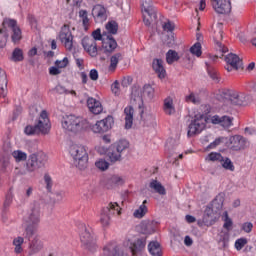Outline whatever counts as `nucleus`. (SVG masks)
<instances>
[{
    "mask_svg": "<svg viewBox=\"0 0 256 256\" xmlns=\"http://www.w3.org/2000/svg\"><path fill=\"white\" fill-rule=\"evenodd\" d=\"M12 157L15 159L16 163L27 161V153L22 150H14L12 152Z\"/></svg>",
    "mask_w": 256,
    "mask_h": 256,
    "instance_id": "nucleus-43",
    "label": "nucleus"
},
{
    "mask_svg": "<svg viewBox=\"0 0 256 256\" xmlns=\"http://www.w3.org/2000/svg\"><path fill=\"white\" fill-rule=\"evenodd\" d=\"M163 111L166 115H175V106H173V98L168 97L164 100Z\"/></svg>",
    "mask_w": 256,
    "mask_h": 256,
    "instance_id": "nucleus-36",
    "label": "nucleus"
},
{
    "mask_svg": "<svg viewBox=\"0 0 256 256\" xmlns=\"http://www.w3.org/2000/svg\"><path fill=\"white\" fill-rule=\"evenodd\" d=\"M145 245H147V236L138 238L136 241L131 242L129 245V249L132 255H139L145 249Z\"/></svg>",
    "mask_w": 256,
    "mask_h": 256,
    "instance_id": "nucleus-23",
    "label": "nucleus"
},
{
    "mask_svg": "<svg viewBox=\"0 0 256 256\" xmlns=\"http://www.w3.org/2000/svg\"><path fill=\"white\" fill-rule=\"evenodd\" d=\"M59 39L61 43L64 44V47L67 49V51H71L73 49V34L71 33L69 26L64 25L61 28Z\"/></svg>",
    "mask_w": 256,
    "mask_h": 256,
    "instance_id": "nucleus-15",
    "label": "nucleus"
},
{
    "mask_svg": "<svg viewBox=\"0 0 256 256\" xmlns=\"http://www.w3.org/2000/svg\"><path fill=\"white\" fill-rule=\"evenodd\" d=\"M70 155L74 159V165L80 171H85L89 163V154L87 153V147L81 144H72L70 146Z\"/></svg>",
    "mask_w": 256,
    "mask_h": 256,
    "instance_id": "nucleus-6",
    "label": "nucleus"
},
{
    "mask_svg": "<svg viewBox=\"0 0 256 256\" xmlns=\"http://www.w3.org/2000/svg\"><path fill=\"white\" fill-rule=\"evenodd\" d=\"M208 161H218L219 163H221V161H223V156L221 155V153H217V152H212L210 154H208L207 157Z\"/></svg>",
    "mask_w": 256,
    "mask_h": 256,
    "instance_id": "nucleus-53",
    "label": "nucleus"
},
{
    "mask_svg": "<svg viewBox=\"0 0 256 256\" xmlns=\"http://www.w3.org/2000/svg\"><path fill=\"white\" fill-rule=\"evenodd\" d=\"M186 103H193L194 105H199L201 103V97L199 94L191 92L189 95L185 96Z\"/></svg>",
    "mask_w": 256,
    "mask_h": 256,
    "instance_id": "nucleus-47",
    "label": "nucleus"
},
{
    "mask_svg": "<svg viewBox=\"0 0 256 256\" xmlns=\"http://www.w3.org/2000/svg\"><path fill=\"white\" fill-rule=\"evenodd\" d=\"M45 163H47V154L43 151H38L32 153L28 156V159L23 165V170L19 173L20 175H27V173H35L45 167Z\"/></svg>",
    "mask_w": 256,
    "mask_h": 256,
    "instance_id": "nucleus-2",
    "label": "nucleus"
},
{
    "mask_svg": "<svg viewBox=\"0 0 256 256\" xmlns=\"http://www.w3.org/2000/svg\"><path fill=\"white\" fill-rule=\"evenodd\" d=\"M112 149H117L120 155L129 149V141L122 139L112 144Z\"/></svg>",
    "mask_w": 256,
    "mask_h": 256,
    "instance_id": "nucleus-38",
    "label": "nucleus"
},
{
    "mask_svg": "<svg viewBox=\"0 0 256 256\" xmlns=\"http://www.w3.org/2000/svg\"><path fill=\"white\" fill-rule=\"evenodd\" d=\"M82 46L91 57H97V42H95V39L85 36L82 39Z\"/></svg>",
    "mask_w": 256,
    "mask_h": 256,
    "instance_id": "nucleus-21",
    "label": "nucleus"
},
{
    "mask_svg": "<svg viewBox=\"0 0 256 256\" xmlns=\"http://www.w3.org/2000/svg\"><path fill=\"white\" fill-rule=\"evenodd\" d=\"M220 216H221V213L215 212L213 208L208 206L204 211L203 223L204 225H207V227H209L213 225V223H215V221H217V219H219Z\"/></svg>",
    "mask_w": 256,
    "mask_h": 256,
    "instance_id": "nucleus-22",
    "label": "nucleus"
},
{
    "mask_svg": "<svg viewBox=\"0 0 256 256\" xmlns=\"http://www.w3.org/2000/svg\"><path fill=\"white\" fill-rule=\"evenodd\" d=\"M95 166L97 169H100L101 171H106V169H109V163L103 159L97 161L95 163Z\"/></svg>",
    "mask_w": 256,
    "mask_h": 256,
    "instance_id": "nucleus-57",
    "label": "nucleus"
},
{
    "mask_svg": "<svg viewBox=\"0 0 256 256\" xmlns=\"http://www.w3.org/2000/svg\"><path fill=\"white\" fill-rule=\"evenodd\" d=\"M11 59L15 62L23 61V50H21L20 48H15L12 52Z\"/></svg>",
    "mask_w": 256,
    "mask_h": 256,
    "instance_id": "nucleus-49",
    "label": "nucleus"
},
{
    "mask_svg": "<svg viewBox=\"0 0 256 256\" xmlns=\"http://www.w3.org/2000/svg\"><path fill=\"white\" fill-rule=\"evenodd\" d=\"M121 215V207L117 202H110L106 207L102 208L100 212V223L102 227H109L111 224V215Z\"/></svg>",
    "mask_w": 256,
    "mask_h": 256,
    "instance_id": "nucleus-8",
    "label": "nucleus"
},
{
    "mask_svg": "<svg viewBox=\"0 0 256 256\" xmlns=\"http://www.w3.org/2000/svg\"><path fill=\"white\" fill-rule=\"evenodd\" d=\"M243 231H245V233H251V231H253V223L251 222H246L243 224L242 226Z\"/></svg>",
    "mask_w": 256,
    "mask_h": 256,
    "instance_id": "nucleus-62",
    "label": "nucleus"
},
{
    "mask_svg": "<svg viewBox=\"0 0 256 256\" xmlns=\"http://www.w3.org/2000/svg\"><path fill=\"white\" fill-rule=\"evenodd\" d=\"M9 32L11 33L12 43L18 44L23 39V32L21 27L17 24V20L11 18H5L2 22V28L0 29V47L3 49L7 45V39H9Z\"/></svg>",
    "mask_w": 256,
    "mask_h": 256,
    "instance_id": "nucleus-1",
    "label": "nucleus"
},
{
    "mask_svg": "<svg viewBox=\"0 0 256 256\" xmlns=\"http://www.w3.org/2000/svg\"><path fill=\"white\" fill-rule=\"evenodd\" d=\"M179 59V54L175 50H169L166 53V62L168 65H173V63H175V61H179Z\"/></svg>",
    "mask_w": 256,
    "mask_h": 256,
    "instance_id": "nucleus-42",
    "label": "nucleus"
},
{
    "mask_svg": "<svg viewBox=\"0 0 256 256\" xmlns=\"http://www.w3.org/2000/svg\"><path fill=\"white\" fill-rule=\"evenodd\" d=\"M246 243H247V238H240V239L236 240L235 247H236L237 251H241V249H243L245 247Z\"/></svg>",
    "mask_w": 256,
    "mask_h": 256,
    "instance_id": "nucleus-59",
    "label": "nucleus"
},
{
    "mask_svg": "<svg viewBox=\"0 0 256 256\" xmlns=\"http://www.w3.org/2000/svg\"><path fill=\"white\" fill-rule=\"evenodd\" d=\"M99 256H127V254H125L123 249L119 247L117 242L111 241L102 247V251Z\"/></svg>",
    "mask_w": 256,
    "mask_h": 256,
    "instance_id": "nucleus-13",
    "label": "nucleus"
},
{
    "mask_svg": "<svg viewBox=\"0 0 256 256\" xmlns=\"http://www.w3.org/2000/svg\"><path fill=\"white\" fill-rule=\"evenodd\" d=\"M62 127L67 133H72V135H77L81 131L87 129L89 124L87 120L77 117L75 115H68L62 118Z\"/></svg>",
    "mask_w": 256,
    "mask_h": 256,
    "instance_id": "nucleus-5",
    "label": "nucleus"
},
{
    "mask_svg": "<svg viewBox=\"0 0 256 256\" xmlns=\"http://www.w3.org/2000/svg\"><path fill=\"white\" fill-rule=\"evenodd\" d=\"M113 118L108 116L103 120L97 121L92 127L93 133H107L113 127Z\"/></svg>",
    "mask_w": 256,
    "mask_h": 256,
    "instance_id": "nucleus-17",
    "label": "nucleus"
},
{
    "mask_svg": "<svg viewBox=\"0 0 256 256\" xmlns=\"http://www.w3.org/2000/svg\"><path fill=\"white\" fill-rule=\"evenodd\" d=\"M125 184V178L119 176V175H113L108 179V185L110 187L124 185Z\"/></svg>",
    "mask_w": 256,
    "mask_h": 256,
    "instance_id": "nucleus-41",
    "label": "nucleus"
},
{
    "mask_svg": "<svg viewBox=\"0 0 256 256\" xmlns=\"http://www.w3.org/2000/svg\"><path fill=\"white\" fill-rule=\"evenodd\" d=\"M140 233L143 235H151L155 233V227H157L156 221H144L140 224Z\"/></svg>",
    "mask_w": 256,
    "mask_h": 256,
    "instance_id": "nucleus-26",
    "label": "nucleus"
},
{
    "mask_svg": "<svg viewBox=\"0 0 256 256\" xmlns=\"http://www.w3.org/2000/svg\"><path fill=\"white\" fill-rule=\"evenodd\" d=\"M102 48L104 49L105 53H113L115 49H117V41L113 36L106 35V38H103L102 41Z\"/></svg>",
    "mask_w": 256,
    "mask_h": 256,
    "instance_id": "nucleus-24",
    "label": "nucleus"
},
{
    "mask_svg": "<svg viewBox=\"0 0 256 256\" xmlns=\"http://www.w3.org/2000/svg\"><path fill=\"white\" fill-rule=\"evenodd\" d=\"M131 83H133V78H131V76H127L123 78L121 85L122 87H129Z\"/></svg>",
    "mask_w": 256,
    "mask_h": 256,
    "instance_id": "nucleus-63",
    "label": "nucleus"
},
{
    "mask_svg": "<svg viewBox=\"0 0 256 256\" xmlns=\"http://www.w3.org/2000/svg\"><path fill=\"white\" fill-rule=\"evenodd\" d=\"M224 229H226L227 231H230L231 230V227H233V220H231V218H229V213L227 211L224 212Z\"/></svg>",
    "mask_w": 256,
    "mask_h": 256,
    "instance_id": "nucleus-52",
    "label": "nucleus"
},
{
    "mask_svg": "<svg viewBox=\"0 0 256 256\" xmlns=\"http://www.w3.org/2000/svg\"><path fill=\"white\" fill-rule=\"evenodd\" d=\"M152 68L153 71L158 75L159 79H165L167 75V71L165 70V67L163 66V60L159 58H155L152 61Z\"/></svg>",
    "mask_w": 256,
    "mask_h": 256,
    "instance_id": "nucleus-25",
    "label": "nucleus"
},
{
    "mask_svg": "<svg viewBox=\"0 0 256 256\" xmlns=\"http://www.w3.org/2000/svg\"><path fill=\"white\" fill-rule=\"evenodd\" d=\"M140 119L147 126L155 127L157 126V118L153 114L144 115L143 107L140 109Z\"/></svg>",
    "mask_w": 256,
    "mask_h": 256,
    "instance_id": "nucleus-29",
    "label": "nucleus"
},
{
    "mask_svg": "<svg viewBox=\"0 0 256 256\" xmlns=\"http://www.w3.org/2000/svg\"><path fill=\"white\" fill-rule=\"evenodd\" d=\"M225 61L227 63L225 69L228 72L231 71H239V69H243V60L237 56V54L230 53L226 55Z\"/></svg>",
    "mask_w": 256,
    "mask_h": 256,
    "instance_id": "nucleus-14",
    "label": "nucleus"
},
{
    "mask_svg": "<svg viewBox=\"0 0 256 256\" xmlns=\"http://www.w3.org/2000/svg\"><path fill=\"white\" fill-rule=\"evenodd\" d=\"M106 30L108 33L106 35H117V31H119V24H117L115 21H109L106 24Z\"/></svg>",
    "mask_w": 256,
    "mask_h": 256,
    "instance_id": "nucleus-44",
    "label": "nucleus"
},
{
    "mask_svg": "<svg viewBox=\"0 0 256 256\" xmlns=\"http://www.w3.org/2000/svg\"><path fill=\"white\" fill-rule=\"evenodd\" d=\"M111 91L113 93V95H115L116 97H119L121 95V88L119 85V81H115L112 85H111Z\"/></svg>",
    "mask_w": 256,
    "mask_h": 256,
    "instance_id": "nucleus-56",
    "label": "nucleus"
},
{
    "mask_svg": "<svg viewBox=\"0 0 256 256\" xmlns=\"http://www.w3.org/2000/svg\"><path fill=\"white\" fill-rule=\"evenodd\" d=\"M134 113H135V109H133V106H128L124 109L125 129H131V127H133Z\"/></svg>",
    "mask_w": 256,
    "mask_h": 256,
    "instance_id": "nucleus-30",
    "label": "nucleus"
},
{
    "mask_svg": "<svg viewBox=\"0 0 256 256\" xmlns=\"http://www.w3.org/2000/svg\"><path fill=\"white\" fill-rule=\"evenodd\" d=\"M213 37L217 51H220V53H227L229 49L221 43V41L223 40V24L219 23L215 26Z\"/></svg>",
    "mask_w": 256,
    "mask_h": 256,
    "instance_id": "nucleus-18",
    "label": "nucleus"
},
{
    "mask_svg": "<svg viewBox=\"0 0 256 256\" xmlns=\"http://www.w3.org/2000/svg\"><path fill=\"white\" fill-rule=\"evenodd\" d=\"M26 228L25 235L26 237H33L37 233V225L41 223V206L38 202H34L28 216L25 219Z\"/></svg>",
    "mask_w": 256,
    "mask_h": 256,
    "instance_id": "nucleus-3",
    "label": "nucleus"
},
{
    "mask_svg": "<svg viewBox=\"0 0 256 256\" xmlns=\"http://www.w3.org/2000/svg\"><path fill=\"white\" fill-rule=\"evenodd\" d=\"M49 131H51V122L45 110L41 112L34 126L28 125L24 129L26 135H49Z\"/></svg>",
    "mask_w": 256,
    "mask_h": 256,
    "instance_id": "nucleus-4",
    "label": "nucleus"
},
{
    "mask_svg": "<svg viewBox=\"0 0 256 256\" xmlns=\"http://www.w3.org/2000/svg\"><path fill=\"white\" fill-rule=\"evenodd\" d=\"M150 189H154L156 193L159 195H167V190H165V186L161 184V182L157 180H152L149 184Z\"/></svg>",
    "mask_w": 256,
    "mask_h": 256,
    "instance_id": "nucleus-37",
    "label": "nucleus"
},
{
    "mask_svg": "<svg viewBox=\"0 0 256 256\" xmlns=\"http://www.w3.org/2000/svg\"><path fill=\"white\" fill-rule=\"evenodd\" d=\"M108 157L111 163H117V161H121V153L118 149H113V144L108 147Z\"/></svg>",
    "mask_w": 256,
    "mask_h": 256,
    "instance_id": "nucleus-35",
    "label": "nucleus"
},
{
    "mask_svg": "<svg viewBox=\"0 0 256 256\" xmlns=\"http://www.w3.org/2000/svg\"><path fill=\"white\" fill-rule=\"evenodd\" d=\"M212 7L219 15H226L231 13V1L230 0H211Z\"/></svg>",
    "mask_w": 256,
    "mask_h": 256,
    "instance_id": "nucleus-19",
    "label": "nucleus"
},
{
    "mask_svg": "<svg viewBox=\"0 0 256 256\" xmlns=\"http://www.w3.org/2000/svg\"><path fill=\"white\" fill-rule=\"evenodd\" d=\"M144 24L149 27L151 23H157V11L153 7L151 0H141Z\"/></svg>",
    "mask_w": 256,
    "mask_h": 256,
    "instance_id": "nucleus-11",
    "label": "nucleus"
},
{
    "mask_svg": "<svg viewBox=\"0 0 256 256\" xmlns=\"http://www.w3.org/2000/svg\"><path fill=\"white\" fill-rule=\"evenodd\" d=\"M25 243V238L17 236L13 239L12 245H14V253L16 255H21L23 253V244Z\"/></svg>",
    "mask_w": 256,
    "mask_h": 256,
    "instance_id": "nucleus-33",
    "label": "nucleus"
},
{
    "mask_svg": "<svg viewBox=\"0 0 256 256\" xmlns=\"http://www.w3.org/2000/svg\"><path fill=\"white\" fill-rule=\"evenodd\" d=\"M190 53H192V55H196V57H201V43L200 42H196L191 48H190Z\"/></svg>",
    "mask_w": 256,
    "mask_h": 256,
    "instance_id": "nucleus-50",
    "label": "nucleus"
},
{
    "mask_svg": "<svg viewBox=\"0 0 256 256\" xmlns=\"http://www.w3.org/2000/svg\"><path fill=\"white\" fill-rule=\"evenodd\" d=\"M121 59H123V56L121 55V53L114 54L110 58L109 70L114 71L115 69H117V65L119 64V61H121Z\"/></svg>",
    "mask_w": 256,
    "mask_h": 256,
    "instance_id": "nucleus-45",
    "label": "nucleus"
},
{
    "mask_svg": "<svg viewBox=\"0 0 256 256\" xmlns=\"http://www.w3.org/2000/svg\"><path fill=\"white\" fill-rule=\"evenodd\" d=\"M225 201V196L223 194H218L215 199L212 201L210 209H213L215 213H221L223 209V203Z\"/></svg>",
    "mask_w": 256,
    "mask_h": 256,
    "instance_id": "nucleus-31",
    "label": "nucleus"
},
{
    "mask_svg": "<svg viewBox=\"0 0 256 256\" xmlns=\"http://www.w3.org/2000/svg\"><path fill=\"white\" fill-rule=\"evenodd\" d=\"M107 37V34L103 33L101 34V29H97L94 32H92V39H94L95 42L102 41Z\"/></svg>",
    "mask_w": 256,
    "mask_h": 256,
    "instance_id": "nucleus-51",
    "label": "nucleus"
},
{
    "mask_svg": "<svg viewBox=\"0 0 256 256\" xmlns=\"http://www.w3.org/2000/svg\"><path fill=\"white\" fill-rule=\"evenodd\" d=\"M35 189L33 188V186H27L26 188H25V193H24V197L26 198V199H29V197H31V195H33V191H34Z\"/></svg>",
    "mask_w": 256,
    "mask_h": 256,
    "instance_id": "nucleus-64",
    "label": "nucleus"
},
{
    "mask_svg": "<svg viewBox=\"0 0 256 256\" xmlns=\"http://www.w3.org/2000/svg\"><path fill=\"white\" fill-rule=\"evenodd\" d=\"M89 77L91 81H97V79H99V72L97 69L90 70Z\"/></svg>",
    "mask_w": 256,
    "mask_h": 256,
    "instance_id": "nucleus-61",
    "label": "nucleus"
},
{
    "mask_svg": "<svg viewBox=\"0 0 256 256\" xmlns=\"http://www.w3.org/2000/svg\"><path fill=\"white\" fill-rule=\"evenodd\" d=\"M148 250L150 255L153 256H162L163 253L161 251V244L157 241H152L148 244Z\"/></svg>",
    "mask_w": 256,
    "mask_h": 256,
    "instance_id": "nucleus-34",
    "label": "nucleus"
},
{
    "mask_svg": "<svg viewBox=\"0 0 256 256\" xmlns=\"http://www.w3.org/2000/svg\"><path fill=\"white\" fill-rule=\"evenodd\" d=\"M230 149L232 151H243L249 147V141L241 135H234L229 138Z\"/></svg>",
    "mask_w": 256,
    "mask_h": 256,
    "instance_id": "nucleus-16",
    "label": "nucleus"
},
{
    "mask_svg": "<svg viewBox=\"0 0 256 256\" xmlns=\"http://www.w3.org/2000/svg\"><path fill=\"white\" fill-rule=\"evenodd\" d=\"M56 67H58V69H64V67H66L67 65H69V59L64 58L63 60H57L55 62Z\"/></svg>",
    "mask_w": 256,
    "mask_h": 256,
    "instance_id": "nucleus-60",
    "label": "nucleus"
},
{
    "mask_svg": "<svg viewBox=\"0 0 256 256\" xmlns=\"http://www.w3.org/2000/svg\"><path fill=\"white\" fill-rule=\"evenodd\" d=\"M220 163L223 169H226V171H235V165H233V162L228 157L222 156V160H220Z\"/></svg>",
    "mask_w": 256,
    "mask_h": 256,
    "instance_id": "nucleus-46",
    "label": "nucleus"
},
{
    "mask_svg": "<svg viewBox=\"0 0 256 256\" xmlns=\"http://www.w3.org/2000/svg\"><path fill=\"white\" fill-rule=\"evenodd\" d=\"M224 99L230 101L232 105H248L249 96L245 93H239L235 91L228 90L223 93Z\"/></svg>",
    "mask_w": 256,
    "mask_h": 256,
    "instance_id": "nucleus-12",
    "label": "nucleus"
},
{
    "mask_svg": "<svg viewBox=\"0 0 256 256\" xmlns=\"http://www.w3.org/2000/svg\"><path fill=\"white\" fill-rule=\"evenodd\" d=\"M205 127H207V116L203 114H197L188 126V137H195L199 135Z\"/></svg>",
    "mask_w": 256,
    "mask_h": 256,
    "instance_id": "nucleus-9",
    "label": "nucleus"
},
{
    "mask_svg": "<svg viewBox=\"0 0 256 256\" xmlns=\"http://www.w3.org/2000/svg\"><path fill=\"white\" fill-rule=\"evenodd\" d=\"M44 183L46 184V189L49 193H51V189H53V179L49 174L44 175Z\"/></svg>",
    "mask_w": 256,
    "mask_h": 256,
    "instance_id": "nucleus-54",
    "label": "nucleus"
},
{
    "mask_svg": "<svg viewBox=\"0 0 256 256\" xmlns=\"http://www.w3.org/2000/svg\"><path fill=\"white\" fill-rule=\"evenodd\" d=\"M146 203L147 200H144L143 203L139 206V208L134 211L133 216L136 219H143V217L147 215V206L145 205Z\"/></svg>",
    "mask_w": 256,
    "mask_h": 256,
    "instance_id": "nucleus-39",
    "label": "nucleus"
},
{
    "mask_svg": "<svg viewBox=\"0 0 256 256\" xmlns=\"http://www.w3.org/2000/svg\"><path fill=\"white\" fill-rule=\"evenodd\" d=\"M7 72L3 68H0V97H7Z\"/></svg>",
    "mask_w": 256,
    "mask_h": 256,
    "instance_id": "nucleus-28",
    "label": "nucleus"
},
{
    "mask_svg": "<svg viewBox=\"0 0 256 256\" xmlns=\"http://www.w3.org/2000/svg\"><path fill=\"white\" fill-rule=\"evenodd\" d=\"M155 93V90L151 85L146 84L144 87L141 89H136L132 91L131 95V102L136 103L138 105L139 109L143 107V97H147L148 99H151Z\"/></svg>",
    "mask_w": 256,
    "mask_h": 256,
    "instance_id": "nucleus-10",
    "label": "nucleus"
},
{
    "mask_svg": "<svg viewBox=\"0 0 256 256\" xmlns=\"http://www.w3.org/2000/svg\"><path fill=\"white\" fill-rule=\"evenodd\" d=\"M54 91H56V93H58V95H69V93L71 95H77V93L75 92V90H67L65 88V86H61V85H57L54 89Z\"/></svg>",
    "mask_w": 256,
    "mask_h": 256,
    "instance_id": "nucleus-48",
    "label": "nucleus"
},
{
    "mask_svg": "<svg viewBox=\"0 0 256 256\" xmlns=\"http://www.w3.org/2000/svg\"><path fill=\"white\" fill-rule=\"evenodd\" d=\"M80 241L87 251H90L91 253H95V251H97V240L95 239V235L93 234L91 227L86 225L82 227Z\"/></svg>",
    "mask_w": 256,
    "mask_h": 256,
    "instance_id": "nucleus-7",
    "label": "nucleus"
},
{
    "mask_svg": "<svg viewBox=\"0 0 256 256\" xmlns=\"http://www.w3.org/2000/svg\"><path fill=\"white\" fill-rule=\"evenodd\" d=\"M206 67H207L208 75L211 77V79H213V81H217L218 79L217 70H215V68L209 65V63H206Z\"/></svg>",
    "mask_w": 256,
    "mask_h": 256,
    "instance_id": "nucleus-55",
    "label": "nucleus"
},
{
    "mask_svg": "<svg viewBox=\"0 0 256 256\" xmlns=\"http://www.w3.org/2000/svg\"><path fill=\"white\" fill-rule=\"evenodd\" d=\"M87 107L91 113L94 115H99L103 111V106L101 102L96 100L95 98H88L87 100Z\"/></svg>",
    "mask_w": 256,
    "mask_h": 256,
    "instance_id": "nucleus-27",
    "label": "nucleus"
},
{
    "mask_svg": "<svg viewBox=\"0 0 256 256\" xmlns=\"http://www.w3.org/2000/svg\"><path fill=\"white\" fill-rule=\"evenodd\" d=\"M211 124L220 125V127H223L224 129H229V127H233V117L227 115H214L211 117Z\"/></svg>",
    "mask_w": 256,
    "mask_h": 256,
    "instance_id": "nucleus-20",
    "label": "nucleus"
},
{
    "mask_svg": "<svg viewBox=\"0 0 256 256\" xmlns=\"http://www.w3.org/2000/svg\"><path fill=\"white\" fill-rule=\"evenodd\" d=\"M9 169H11V160L8 156H2L0 158V171H2V173H7Z\"/></svg>",
    "mask_w": 256,
    "mask_h": 256,
    "instance_id": "nucleus-40",
    "label": "nucleus"
},
{
    "mask_svg": "<svg viewBox=\"0 0 256 256\" xmlns=\"http://www.w3.org/2000/svg\"><path fill=\"white\" fill-rule=\"evenodd\" d=\"M105 13H107V11L105 10V7H103V5H96L92 9L93 18L99 19L100 21H104V19H106L107 16L105 15Z\"/></svg>",
    "mask_w": 256,
    "mask_h": 256,
    "instance_id": "nucleus-32",
    "label": "nucleus"
},
{
    "mask_svg": "<svg viewBox=\"0 0 256 256\" xmlns=\"http://www.w3.org/2000/svg\"><path fill=\"white\" fill-rule=\"evenodd\" d=\"M79 17L82 18V23H83L84 27H87V25H89V17L87 15V11L86 10H80L79 11Z\"/></svg>",
    "mask_w": 256,
    "mask_h": 256,
    "instance_id": "nucleus-58",
    "label": "nucleus"
}]
</instances>
